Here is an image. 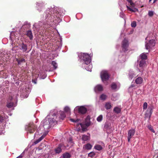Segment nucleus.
Segmentation results:
<instances>
[{"label": "nucleus", "mask_w": 158, "mask_h": 158, "mask_svg": "<svg viewBox=\"0 0 158 158\" xmlns=\"http://www.w3.org/2000/svg\"><path fill=\"white\" fill-rule=\"evenodd\" d=\"M37 127L33 123H30L26 127V131L30 134L33 133L36 129Z\"/></svg>", "instance_id": "nucleus-1"}, {"label": "nucleus", "mask_w": 158, "mask_h": 158, "mask_svg": "<svg viewBox=\"0 0 158 158\" xmlns=\"http://www.w3.org/2000/svg\"><path fill=\"white\" fill-rule=\"evenodd\" d=\"M90 120V117L89 116H87L85 119V123H80L81 126L82 128V132H84L86 131L87 130V127L89 126Z\"/></svg>", "instance_id": "nucleus-2"}, {"label": "nucleus", "mask_w": 158, "mask_h": 158, "mask_svg": "<svg viewBox=\"0 0 158 158\" xmlns=\"http://www.w3.org/2000/svg\"><path fill=\"white\" fill-rule=\"evenodd\" d=\"M81 58L84 61L83 64L88 65L90 62V56L89 54L85 53L81 54Z\"/></svg>", "instance_id": "nucleus-3"}, {"label": "nucleus", "mask_w": 158, "mask_h": 158, "mask_svg": "<svg viewBox=\"0 0 158 158\" xmlns=\"http://www.w3.org/2000/svg\"><path fill=\"white\" fill-rule=\"evenodd\" d=\"M121 45L122 51L124 52H126L128 50L129 43L127 39H124L122 41Z\"/></svg>", "instance_id": "nucleus-4"}, {"label": "nucleus", "mask_w": 158, "mask_h": 158, "mask_svg": "<svg viewBox=\"0 0 158 158\" xmlns=\"http://www.w3.org/2000/svg\"><path fill=\"white\" fill-rule=\"evenodd\" d=\"M155 40H150L148 43L145 44L146 48L147 50H148V52L155 46Z\"/></svg>", "instance_id": "nucleus-5"}, {"label": "nucleus", "mask_w": 158, "mask_h": 158, "mask_svg": "<svg viewBox=\"0 0 158 158\" xmlns=\"http://www.w3.org/2000/svg\"><path fill=\"white\" fill-rule=\"evenodd\" d=\"M48 126L46 127V129L50 128L52 125H53L57 123V121L53 118L49 119L48 121H46L44 123V126H46V123H48Z\"/></svg>", "instance_id": "nucleus-6"}, {"label": "nucleus", "mask_w": 158, "mask_h": 158, "mask_svg": "<svg viewBox=\"0 0 158 158\" xmlns=\"http://www.w3.org/2000/svg\"><path fill=\"white\" fill-rule=\"evenodd\" d=\"M101 77L103 82L108 80L109 77V76L106 71H102L101 73Z\"/></svg>", "instance_id": "nucleus-7"}, {"label": "nucleus", "mask_w": 158, "mask_h": 158, "mask_svg": "<svg viewBox=\"0 0 158 158\" xmlns=\"http://www.w3.org/2000/svg\"><path fill=\"white\" fill-rule=\"evenodd\" d=\"M135 130L133 129H131L128 132V141L130 142V139L132 136L134 135L135 133Z\"/></svg>", "instance_id": "nucleus-8"}, {"label": "nucleus", "mask_w": 158, "mask_h": 158, "mask_svg": "<svg viewBox=\"0 0 158 158\" xmlns=\"http://www.w3.org/2000/svg\"><path fill=\"white\" fill-rule=\"evenodd\" d=\"M19 49L23 51V52H26L27 49V44H25L23 42L22 44L19 45Z\"/></svg>", "instance_id": "nucleus-9"}, {"label": "nucleus", "mask_w": 158, "mask_h": 158, "mask_svg": "<svg viewBox=\"0 0 158 158\" xmlns=\"http://www.w3.org/2000/svg\"><path fill=\"white\" fill-rule=\"evenodd\" d=\"M63 145L61 144H59L54 149V151L56 154H59L62 152V148Z\"/></svg>", "instance_id": "nucleus-10"}, {"label": "nucleus", "mask_w": 158, "mask_h": 158, "mask_svg": "<svg viewBox=\"0 0 158 158\" xmlns=\"http://www.w3.org/2000/svg\"><path fill=\"white\" fill-rule=\"evenodd\" d=\"M37 6H38V7L39 8L38 9L39 10V11H41V9H43L44 8V3H43V2H37Z\"/></svg>", "instance_id": "nucleus-11"}, {"label": "nucleus", "mask_w": 158, "mask_h": 158, "mask_svg": "<svg viewBox=\"0 0 158 158\" xmlns=\"http://www.w3.org/2000/svg\"><path fill=\"white\" fill-rule=\"evenodd\" d=\"M78 111L79 113L84 114L86 113L87 109L84 106H81L78 108Z\"/></svg>", "instance_id": "nucleus-12"}, {"label": "nucleus", "mask_w": 158, "mask_h": 158, "mask_svg": "<svg viewBox=\"0 0 158 158\" xmlns=\"http://www.w3.org/2000/svg\"><path fill=\"white\" fill-rule=\"evenodd\" d=\"M103 90L102 86L101 85H96L94 88V90L96 92L102 91Z\"/></svg>", "instance_id": "nucleus-13"}, {"label": "nucleus", "mask_w": 158, "mask_h": 158, "mask_svg": "<svg viewBox=\"0 0 158 158\" xmlns=\"http://www.w3.org/2000/svg\"><path fill=\"white\" fill-rule=\"evenodd\" d=\"M16 61L17 62L18 65L20 64L23 62H25V59L21 57L16 58Z\"/></svg>", "instance_id": "nucleus-14"}, {"label": "nucleus", "mask_w": 158, "mask_h": 158, "mask_svg": "<svg viewBox=\"0 0 158 158\" xmlns=\"http://www.w3.org/2000/svg\"><path fill=\"white\" fill-rule=\"evenodd\" d=\"M143 78L141 77H138L135 80V82L137 84H140L143 82Z\"/></svg>", "instance_id": "nucleus-15"}, {"label": "nucleus", "mask_w": 158, "mask_h": 158, "mask_svg": "<svg viewBox=\"0 0 158 158\" xmlns=\"http://www.w3.org/2000/svg\"><path fill=\"white\" fill-rule=\"evenodd\" d=\"M46 134H44L43 135L40 137L38 139L36 140L35 142L34 143L35 144H37L42 140L46 136Z\"/></svg>", "instance_id": "nucleus-16"}, {"label": "nucleus", "mask_w": 158, "mask_h": 158, "mask_svg": "<svg viewBox=\"0 0 158 158\" xmlns=\"http://www.w3.org/2000/svg\"><path fill=\"white\" fill-rule=\"evenodd\" d=\"M146 64V61L144 60H141L139 62V65L140 67L143 68Z\"/></svg>", "instance_id": "nucleus-17"}, {"label": "nucleus", "mask_w": 158, "mask_h": 158, "mask_svg": "<svg viewBox=\"0 0 158 158\" xmlns=\"http://www.w3.org/2000/svg\"><path fill=\"white\" fill-rule=\"evenodd\" d=\"M90 139V137L89 136L86 135H83L82 137V139L84 141H87Z\"/></svg>", "instance_id": "nucleus-18"}, {"label": "nucleus", "mask_w": 158, "mask_h": 158, "mask_svg": "<svg viewBox=\"0 0 158 158\" xmlns=\"http://www.w3.org/2000/svg\"><path fill=\"white\" fill-rule=\"evenodd\" d=\"M60 116L59 118L62 120H63L66 117L64 111H60L59 112Z\"/></svg>", "instance_id": "nucleus-19"}, {"label": "nucleus", "mask_w": 158, "mask_h": 158, "mask_svg": "<svg viewBox=\"0 0 158 158\" xmlns=\"http://www.w3.org/2000/svg\"><path fill=\"white\" fill-rule=\"evenodd\" d=\"M27 35L28 37L31 40L33 38V35H32V33L31 31H27Z\"/></svg>", "instance_id": "nucleus-20"}, {"label": "nucleus", "mask_w": 158, "mask_h": 158, "mask_svg": "<svg viewBox=\"0 0 158 158\" xmlns=\"http://www.w3.org/2000/svg\"><path fill=\"white\" fill-rule=\"evenodd\" d=\"M63 158H70L71 156L70 154L68 152H65L62 154Z\"/></svg>", "instance_id": "nucleus-21"}, {"label": "nucleus", "mask_w": 158, "mask_h": 158, "mask_svg": "<svg viewBox=\"0 0 158 158\" xmlns=\"http://www.w3.org/2000/svg\"><path fill=\"white\" fill-rule=\"evenodd\" d=\"M117 114H119L121 112V109L118 107H115L113 110Z\"/></svg>", "instance_id": "nucleus-22"}, {"label": "nucleus", "mask_w": 158, "mask_h": 158, "mask_svg": "<svg viewBox=\"0 0 158 158\" xmlns=\"http://www.w3.org/2000/svg\"><path fill=\"white\" fill-rule=\"evenodd\" d=\"M140 57L141 59L143 60H146L147 58V56L144 53L140 55Z\"/></svg>", "instance_id": "nucleus-23"}, {"label": "nucleus", "mask_w": 158, "mask_h": 158, "mask_svg": "<svg viewBox=\"0 0 158 158\" xmlns=\"http://www.w3.org/2000/svg\"><path fill=\"white\" fill-rule=\"evenodd\" d=\"M111 107V105L110 103H106L105 105V107L107 110L110 109Z\"/></svg>", "instance_id": "nucleus-24"}, {"label": "nucleus", "mask_w": 158, "mask_h": 158, "mask_svg": "<svg viewBox=\"0 0 158 158\" xmlns=\"http://www.w3.org/2000/svg\"><path fill=\"white\" fill-rule=\"evenodd\" d=\"M94 148L97 150L100 151L102 149V147L99 145H97L94 146Z\"/></svg>", "instance_id": "nucleus-25"}, {"label": "nucleus", "mask_w": 158, "mask_h": 158, "mask_svg": "<svg viewBox=\"0 0 158 158\" xmlns=\"http://www.w3.org/2000/svg\"><path fill=\"white\" fill-rule=\"evenodd\" d=\"M107 98V96L106 95L104 94H101L100 97V99L103 100H105Z\"/></svg>", "instance_id": "nucleus-26"}, {"label": "nucleus", "mask_w": 158, "mask_h": 158, "mask_svg": "<svg viewBox=\"0 0 158 158\" xmlns=\"http://www.w3.org/2000/svg\"><path fill=\"white\" fill-rule=\"evenodd\" d=\"M85 148L88 150L90 149L92 147V146L89 143H87L85 146Z\"/></svg>", "instance_id": "nucleus-27"}, {"label": "nucleus", "mask_w": 158, "mask_h": 158, "mask_svg": "<svg viewBox=\"0 0 158 158\" xmlns=\"http://www.w3.org/2000/svg\"><path fill=\"white\" fill-rule=\"evenodd\" d=\"M52 64L53 66L54 69H56L57 68V64L55 61H52Z\"/></svg>", "instance_id": "nucleus-28"}, {"label": "nucleus", "mask_w": 158, "mask_h": 158, "mask_svg": "<svg viewBox=\"0 0 158 158\" xmlns=\"http://www.w3.org/2000/svg\"><path fill=\"white\" fill-rule=\"evenodd\" d=\"M14 105V103L12 102H10L7 103L6 106L8 108H11L13 107Z\"/></svg>", "instance_id": "nucleus-29"}, {"label": "nucleus", "mask_w": 158, "mask_h": 158, "mask_svg": "<svg viewBox=\"0 0 158 158\" xmlns=\"http://www.w3.org/2000/svg\"><path fill=\"white\" fill-rule=\"evenodd\" d=\"M111 87L112 89H115L117 88V85L115 83H113L111 84Z\"/></svg>", "instance_id": "nucleus-30"}, {"label": "nucleus", "mask_w": 158, "mask_h": 158, "mask_svg": "<svg viewBox=\"0 0 158 158\" xmlns=\"http://www.w3.org/2000/svg\"><path fill=\"white\" fill-rule=\"evenodd\" d=\"M103 116L102 115H100L97 118V120L98 122H101Z\"/></svg>", "instance_id": "nucleus-31"}, {"label": "nucleus", "mask_w": 158, "mask_h": 158, "mask_svg": "<svg viewBox=\"0 0 158 158\" xmlns=\"http://www.w3.org/2000/svg\"><path fill=\"white\" fill-rule=\"evenodd\" d=\"M40 127L37 129L36 132H35V133L34 134V136H35L36 134H37L38 133L39 134H42V132L41 131H40Z\"/></svg>", "instance_id": "nucleus-32"}, {"label": "nucleus", "mask_w": 158, "mask_h": 158, "mask_svg": "<svg viewBox=\"0 0 158 158\" xmlns=\"http://www.w3.org/2000/svg\"><path fill=\"white\" fill-rule=\"evenodd\" d=\"M64 110L65 112L67 113L70 112V109L69 107L68 106H66L64 108Z\"/></svg>", "instance_id": "nucleus-33"}, {"label": "nucleus", "mask_w": 158, "mask_h": 158, "mask_svg": "<svg viewBox=\"0 0 158 158\" xmlns=\"http://www.w3.org/2000/svg\"><path fill=\"white\" fill-rule=\"evenodd\" d=\"M95 155V153L93 152H91L88 154V156L91 157H93Z\"/></svg>", "instance_id": "nucleus-34"}, {"label": "nucleus", "mask_w": 158, "mask_h": 158, "mask_svg": "<svg viewBox=\"0 0 158 158\" xmlns=\"http://www.w3.org/2000/svg\"><path fill=\"white\" fill-rule=\"evenodd\" d=\"M131 26L132 27H136V22L135 21H134L132 22L131 24Z\"/></svg>", "instance_id": "nucleus-35"}, {"label": "nucleus", "mask_w": 158, "mask_h": 158, "mask_svg": "<svg viewBox=\"0 0 158 158\" xmlns=\"http://www.w3.org/2000/svg\"><path fill=\"white\" fill-rule=\"evenodd\" d=\"M135 76L133 72H130L129 74V77L131 79H132Z\"/></svg>", "instance_id": "nucleus-36"}, {"label": "nucleus", "mask_w": 158, "mask_h": 158, "mask_svg": "<svg viewBox=\"0 0 158 158\" xmlns=\"http://www.w3.org/2000/svg\"><path fill=\"white\" fill-rule=\"evenodd\" d=\"M148 128L153 133L155 132V131L153 130L152 127L151 125L148 126Z\"/></svg>", "instance_id": "nucleus-37"}, {"label": "nucleus", "mask_w": 158, "mask_h": 158, "mask_svg": "<svg viewBox=\"0 0 158 158\" xmlns=\"http://www.w3.org/2000/svg\"><path fill=\"white\" fill-rule=\"evenodd\" d=\"M147 103L146 102H145L143 104V108L144 110H145L147 107Z\"/></svg>", "instance_id": "nucleus-38"}, {"label": "nucleus", "mask_w": 158, "mask_h": 158, "mask_svg": "<svg viewBox=\"0 0 158 158\" xmlns=\"http://www.w3.org/2000/svg\"><path fill=\"white\" fill-rule=\"evenodd\" d=\"M148 15L149 16L152 17L153 15V13L152 11H150L148 12Z\"/></svg>", "instance_id": "nucleus-39"}, {"label": "nucleus", "mask_w": 158, "mask_h": 158, "mask_svg": "<svg viewBox=\"0 0 158 158\" xmlns=\"http://www.w3.org/2000/svg\"><path fill=\"white\" fill-rule=\"evenodd\" d=\"M4 120V118L1 116H0V123L3 122Z\"/></svg>", "instance_id": "nucleus-40"}, {"label": "nucleus", "mask_w": 158, "mask_h": 158, "mask_svg": "<svg viewBox=\"0 0 158 158\" xmlns=\"http://www.w3.org/2000/svg\"><path fill=\"white\" fill-rule=\"evenodd\" d=\"M127 8L128 10H129V11L132 12H135V11L131 8L129 7L128 6H127Z\"/></svg>", "instance_id": "nucleus-41"}, {"label": "nucleus", "mask_w": 158, "mask_h": 158, "mask_svg": "<svg viewBox=\"0 0 158 158\" xmlns=\"http://www.w3.org/2000/svg\"><path fill=\"white\" fill-rule=\"evenodd\" d=\"M52 9H51V10H50V9H48V10H46V13H48V14L49 15H51V14H52V13L51 12V11H49L48 12V11H49V10H51V11H52Z\"/></svg>", "instance_id": "nucleus-42"}, {"label": "nucleus", "mask_w": 158, "mask_h": 158, "mask_svg": "<svg viewBox=\"0 0 158 158\" xmlns=\"http://www.w3.org/2000/svg\"><path fill=\"white\" fill-rule=\"evenodd\" d=\"M152 113V110H151L150 111V114L149 115V117H148L149 119H150V118L151 117Z\"/></svg>", "instance_id": "nucleus-43"}, {"label": "nucleus", "mask_w": 158, "mask_h": 158, "mask_svg": "<svg viewBox=\"0 0 158 158\" xmlns=\"http://www.w3.org/2000/svg\"><path fill=\"white\" fill-rule=\"evenodd\" d=\"M70 120L72 122H77L78 121V119H77L76 120H75L74 119H72V118H71L70 119Z\"/></svg>", "instance_id": "nucleus-44"}, {"label": "nucleus", "mask_w": 158, "mask_h": 158, "mask_svg": "<svg viewBox=\"0 0 158 158\" xmlns=\"http://www.w3.org/2000/svg\"><path fill=\"white\" fill-rule=\"evenodd\" d=\"M45 122H45H44V124H43V126H44V128H46V127L48 126V124L49 123H46V126H44V123Z\"/></svg>", "instance_id": "nucleus-45"}, {"label": "nucleus", "mask_w": 158, "mask_h": 158, "mask_svg": "<svg viewBox=\"0 0 158 158\" xmlns=\"http://www.w3.org/2000/svg\"><path fill=\"white\" fill-rule=\"evenodd\" d=\"M23 157V156L21 155H20L18 157H17L16 158H22Z\"/></svg>", "instance_id": "nucleus-46"}, {"label": "nucleus", "mask_w": 158, "mask_h": 158, "mask_svg": "<svg viewBox=\"0 0 158 158\" xmlns=\"http://www.w3.org/2000/svg\"><path fill=\"white\" fill-rule=\"evenodd\" d=\"M130 4H131V5H132H132H134V3H133V2H130Z\"/></svg>", "instance_id": "nucleus-47"}, {"label": "nucleus", "mask_w": 158, "mask_h": 158, "mask_svg": "<svg viewBox=\"0 0 158 158\" xmlns=\"http://www.w3.org/2000/svg\"><path fill=\"white\" fill-rule=\"evenodd\" d=\"M157 0H154L153 1V3H155Z\"/></svg>", "instance_id": "nucleus-48"}, {"label": "nucleus", "mask_w": 158, "mask_h": 158, "mask_svg": "<svg viewBox=\"0 0 158 158\" xmlns=\"http://www.w3.org/2000/svg\"><path fill=\"white\" fill-rule=\"evenodd\" d=\"M87 70H88V71H91V69H88Z\"/></svg>", "instance_id": "nucleus-49"}, {"label": "nucleus", "mask_w": 158, "mask_h": 158, "mask_svg": "<svg viewBox=\"0 0 158 158\" xmlns=\"http://www.w3.org/2000/svg\"><path fill=\"white\" fill-rule=\"evenodd\" d=\"M89 67H92V65H89Z\"/></svg>", "instance_id": "nucleus-50"}, {"label": "nucleus", "mask_w": 158, "mask_h": 158, "mask_svg": "<svg viewBox=\"0 0 158 158\" xmlns=\"http://www.w3.org/2000/svg\"><path fill=\"white\" fill-rule=\"evenodd\" d=\"M69 140H70V141H71V139H69Z\"/></svg>", "instance_id": "nucleus-51"}, {"label": "nucleus", "mask_w": 158, "mask_h": 158, "mask_svg": "<svg viewBox=\"0 0 158 158\" xmlns=\"http://www.w3.org/2000/svg\"><path fill=\"white\" fill-rule=\"evenodd\" d=\"M152 0H149V2H151Z\"/></svg>", "instance_id": "nucleus-52"}, {"label": "nucleus", "mask_w": 158, "mask_h": 158, "mask_svg": "<svg viewBox=\"0 0 158 158\" xmlns=\"http://www.w3.org/2000/svg\"><path fill=\"white\" fill-rule=\"evenodd\" d=\"M157 157H158V156H157Z\"/></svg>", "instance_id": "nucleus-53"}]
</instances>
